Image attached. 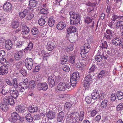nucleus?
<instances>
[{"label":"nucleus","instance_id":"f257e3e1","mask_svg":"<svg viewBox=\"0 0 123 123\" xmlns=\"http://www.w3.org/2000/svg\"><path fill=\"white\" fill-rule=\"evenodd\" d=\"M84 112H80V114L78 112H74L69 115L68 118L67 120V123H78V121H81L84 118Z\"/></svg>","mask_w":123,"mask_h":123},{"label":"nucleus","instance_id":"f03ea898","mask_svg":"<svg viewBox=\"0 0 123 123\" xmlns=\"http://www.w3.org/2000/svg\"><path fill=\"white\" fill-rule=\"evenodd\" d=\"M70 23L71 25H76L80 23V16L79 14L75 13L73 12H69Z\"/></svg>","mask_w":123,"mask_h":123},{"label":"nucleus","instance_id":"7ed1b4c3","mask_svg":"<svg viewBox=\"0 0 123 123\" xmlns=\"http://www.w3.org/2000/svg\"><path fill=\"white\" fill-rule=\"evenodd\" d=\"M80 51V54L81 57L83 58L85 57L86 56V54L88 53L90 49V46L88 43H85L83 47H82Z\"/></svg>","mask_w":123,"mask_h":123},{"label":"nucleus","instance_id":"20e7f679","mask_svg":"<svg viewBox=\"0 0 123 123\" xmlns=\"http://www.w3.org/2000/svg\"><path fill=\"white\" fill-rule=\"evenodd\" d=\"M80 78L79 73L77 72H74L71 76L70 82L72 86L74 87Z\"/></svg>","mask_w":123,"mask_h":123},{"label":"nucleus","instance_id":"39448f33","mask_svg":"<svg viewBox=\"0 0 123 123\" xmlns=\"http://www.w3.org/2000/svg\"><path fill=\"white\" fill-rule=\"evenodd\" d=\"M92 76L90 74L87 75L85 78L83 86L85 89L88 88L90 86L91 81L92 80Z\"/></svg>","mask_w":123,"mask_h":123},{"label":"nucleus","instance_id":"423d86ee","mask_svg":"<svg viewBox=\"0 0 123 123\" xmlns=\"http://www.w3.org/2000/svg\"><path fill=\"white\" fill-rule=\"evenodd\" d=\"M114 32L111 30L107 29L106 30V33H105L104 37L107 40H110L112 38H114L116 36Z\"/></svg>","mask_w":123,"mask_h":123},{"label":"nucleus","instance_id":"0eeeda50","mask_svg":"<svg viewBox=\"0 0 123 123\" xmlns=\"http://www.w3.org/2000/svg\"><path fill=\"white\" fill-rule=\"evenodd\" d=\"M33 60L31 58H26L25 60V63L26 68L29 70L32 69L33 64Z\"/></svg>","mask_w":123,"mask_h":123},{"label":"nucleus","instance_id":"6e6552de","mask_svg":"<svg viewBox=\"0 0 123 123\" xmlns=\"http://www.w3.org/2000/svg\"><path fill=\"white\" fill-rule=\"evenodd\" d=\"M11 117L9 119V121L11 123H15L20 118V116L17 113L14 112L11 114Z\"/></svg>","mask_w":123,"mask_h":123},{"label":"nucleus","instance_id":"1a4fd4ad","mask_svg":"<svg viewBox=\"0 0 123 123\" xmlns=\"http://www.w3.org/2000/svg\"><path fill=\"white\" fill-rule=\"evenodd\" d=\"M16 110L19 113L24 115L26 113L25 110V107L23 105H21L17 106L16 107Z\"/></svg>","mask_w":123,"mask_h":123},{"label":"nucleus","instance_id":"9d476101","mask_svg":"<svg viewBox=\"0 0 123 123\" xmlns=\"http://www.w3.org/2000/svg\"><path fill=\"white\" fill-rule=\"evenodd\" d=\"M37 88L40 90H43L45 91L48 88V85L46 83L42 82L37 86Z\"/></svg>","mask_w":123,"mask_h":123},{"label":"nucleus","instance_id":"9b49d317","mask_svg":"<svg viewBox=\"0 0 123 123\" xmlns=\"http://www.w3.org/2000/svg\"><path fill=\"white\" fill-rule=\"evenodd\" d=\"M12 8V5L11 4L8 2L5 3L3 6L4 10L7 12L11 11Z\"/></svg>","mask_w":123,"mask_h":123},{"label":"nucleus","instance_id":"f8f14e48","mask_svg":"<svg viewBox=\"0 0 123 123\" xmlns=\"http://www.w3.org/2000/svg\"><path fill=\"white\" fill-rule=\"evenodd\" d=\"M112 42L113 44L117 47L119 46L121 43V41L118 38L115 36V37L113 38L112 40Z\"/></svg>","mask_w":123,"mask_h":123},{"label":"nucleus","instance_id":"ddd939ff","mask_svg":"<svg viewBox=\"0 0 123 123\" xmlns=\"http://www.w3.org/2000/svg\"><path fill=\"white\" fill-rule=\"evenodd\" d=\"M55 46L54 44L51 41H49L46 46V48L49 51H52L54 49Z\"/></svg>","mask_w":123,"mask_h":123},{"label":"nucleus","instance_id":"4468645a","mask_svg":"<svg viewBox=\"0 0 123 123\" xmlns=\"http://www.w3.org/2000/svg\"><path fill=\"white\" fill-rule=\"evenodd\" d=\"M29 83V80L27 78L24 79L23 82H20L19 84V86L22 87L25 89L28 87V85Z\"/></svg>","mask_w":123,"mask_h":123},{"label":"nucleus","instance_id":"2eb2a0df","mask_svg":"<svg viewBox=\"0 0 123 123\" xmlns=\"http://www.w3.org/2000/svg\"><path fill=\"white\" fill-rule=\"evenodd\" d=\"M39 13L41 14H43V15L42 16V17L43 18V17H44V18H48V17L47 15L48 14L49 12L47 8H43L41 9Z\"/></svg>","mask_w":123,"mask_h":123},{"label":"nucleus","instance_id":"dca6fc26","mask_svg":"<svg viewBox=\"0 0 123 123\" xmlns=\"http://www.w3.org/2000/svg\"><path fill=\"white\" fill-rule=\"evenodd\" d=\"M66 26V25L65 22L62 21L59 22L57 24L56 27L57 29L60 30L63 29Z\"/></svg>","mask_w":123,"mask_h":123},{"label":"nucleus","instance_id":"f3484780","mask_svg":"<svg viewBox=\"0 0 123 123\" xmlns=\"http://www.w3.org/2000/svg\"><path fill=\"white\" fill-rule=\"evenodd\" d=\"M46 116L48 120H51L55 117V112L53 111H49L47 113Z\"/></svg>","mask_w":123,"mask_h":123},{"label":"nucleus","instance_id":"a211bd4d","mask_svg":"<svg viewBox=\"0 0 123 123\" xmlns=\"http://www.w3.org/2000/svg\"><path fill=\"white\" fill-rule=\"evenodd\" d=\"M64 116V113L62 111H61L57 114V120L58 122H62L63 120Z\"/></svg>","mask_w":123,"mask_h":123},{"label":"nucleus","instance_id":"6ab92c4d","mask_svg":"<svg viewBox=\"0 0 123 123\" xmlns=\"http://www.w3.org/2000/svg\"><path fill=\"white\" fill-rule=\"evenodd\" d=\"M23 55V52L22 51L20 50L18 51L14 54V58L16 60H19L22 57Z\"/></svg>","mask_w":123,"mask_h":123},{"label":"nucleus","instance_id":"aec40b11","mask_svg":"<svg viewBox=\"0 0 123 123\" xmlns=\"http://www.w3.org/2000/svg\"><path fill=\"white\" fill-rule=\"evenodd\" d=\"M8 68L5 66H1L0 67V74H6L8 73Z\"/></svg>","mask_w":123,"mask_h":123},{"label":"nucleus","instance_id":"412c9836","mask_svg":"<svg viewBox=\"0 0 123 123\" xmlns=\"http://www.w3.org/2000/svg\"><path fill=\"white\" fill-rule=\"evenodd\" d=\"M66 83L64 82H61L57 86L58 89L61 91H64L66 90Z\"/></svg>","mask_w":123,"mask_h":123},{"label":"nucleus","instance_id":"4be33fe9","mask_svg":"<svg viewBox=\"0 0 123 123\" xmlns=\"http://www.w3.org/2000/svg\"><path fill=\"white\" fill-rule=\"evenodd\" d=\"M10 95L13 98L16 99L18 97L19 94L18 91L16 90H12L10 92Z\"/></svg>","mask_w":123,"mask_h":123},{"label":"nucleus","instance_id":"5701e85b","mask_svg":"<svg viewBox=\"0 0 123 123\" xmlns=\"http://www.w3.org/2000/svg\"><path fill=\"white\" fill-rule=\"evenodd\" d=\"M9 90L8 88L7 87V85L4 86L2 88L0 93L3 95H6L9 92Z\"/></svg>","mask_w":123,"mask_h":123},{"label":"nucleus","instance_id":"b1692460","mask_svg":"<svg viewBox=\"0 0 123 123\" xmlns=\"http://www.w3.org/2000/svg\"><path fill=\"white\" fill-rule=\"evenodd\" d=\"M5 101L6 103H7V104H9L11 105H14L15 104L14 100L12 97H10L9 98L8 97Z\"/></svg>","mask_w":123,"mask_h":123},{"label":"nucleus","instance_id":"393cba45","mask_svg":"<svg viewBox=\"0 0 123 123\" xmlns=\"http://www.w3.org/2000/svg\"><path fill=\"white\" fill-rule=\"evenodd\" d=\"M22 31L23 35H26L28 34L30 30L27 26L25 25L22 28Z\"/></svg>","mask_w":123,"mask_h":123},{"label":"nucleus","instance_id":"a878e982","mask_svg":"<svg viewBox=\"0 0 123 123\" xmlns=\"http://www.w3.org/2000/svg\"><path fill=\"white\" fill-rule=\"evenodd\" d=\"M99 95L98 91L96 90H93L91 94V96L92 99H97Z\"/></svg>","mask_w":123,"mask_h":123},{"label":"nucleus","instance_id":"bb28decb","mask_svg":"<svg viewBox=\"0 0 123 123\" xmlns=\"http://www.w3.org/2000/svg\"><path fill=\"white\" fill-rule=\"evenodd\" d=\"M48 83L51 87L54 86L55 82L53 77L52 76L49 77L48 79Z\"/></svg>","mask_w":123,"mask_h":123},{"label":"nucleus","instance_id":"cd10ccee","mask_svg":"<svg viewBox=\"0 0 123 123\" xmlns=\"http://www.w3.org/2000/svg\"><path fill=\"white\" fill-rule=\"evenodd\" d=\"M5 47L7 49H10L12 48V43L10 40H7L5 44Z\"/></svg>","mask_w":123,"mask_h":123},{"label":"nucleus","instance_id":"c85d7f7f","mask_svg":"<svg viewBox=\"0 0 123 123\" xmlns=\"http://www.w3.org/2000/svg\"><path fill=\"white\" fill-rule=\"evenodd\" d=\"M7 103H6L5 100L4 103L0 104V109L3 111H7L8 107Z\"/></svg>","mask_w":123,"mask_h":123},{"label":"nucleus","instance_id":"c756f323","mask_svg":"<svg viewBox=\"0 0 123 123\" xmlns=\"http://www.w3.org/2000/svg\"><path fill=\"white\" fill-rule=\"evenodd\" d=\"M38 110V107L35 105H32L31 106H30L28 108L29 111L31 113H34L37 111Z\"/></svg>","mask_w":123,"mask_h":123},{"label":"nucleus","instance_id":"7c9ffc66","mask_svg":"<svg viewBox=\"0 0 123 123\" xmlns=\"http://www.w3.org/2000/svg\"><path fill=\"white\" fill-rule=\"evenodd\" d=\"M42 77L39 75L36 76L35 79V82L37 86L42 82Z\"/></svg>","mask_w":123,"mask_h":123},{"label":"nucleus","instance_id":"2f4dec72","mask_svg":"<svg viewBox=\"0 0 123 123\" xmlns=\"http://www.w3.org/2000/svg\"><path fill=\"white\" fill-rule=\"evenodd\" d=\"M28 10L26 9H25L23 11H21L19 13V17L21 18H24L26 14L28 13Z\"/></svg>","mask_w":123,"mask_h":123},{"label":"nucleus","instance_id":"473e14b6","mask_svg":"<svg viewBox=\"0 0 123 123\" xmlns=\"http://www.w3.org/2000/svg\"><path fill=\"white\" fill-rule=\"evenodd\" d=\"M33 43L32 42L30 41L28 43L27 47L24 49L25 51H31L33 48Z\"/></svg>","mask_w":123,"mask_h":123},{"label":"nucleus","instance_id":"72a5a7b5","mask_svg":"<svg viewBox=\"0 0 123 123\" xmlns=\"http://www.w3.org/2000/svg\"><path fill=\"white\" fill-rule=\"evenodd\" d=\"M37 3V1L35 0H30L29 2V6L31 7H33L36 6Z\"/></svg>","mask_w":123,"mask_h":123},{"label":"nucleus","instance_id":"f704fd0d","mask_svg":"<svg viewBox=\"0 0 123 123\" xmlns=\"http://www.w3.org/2000/svg\"><path fill=\"white\" fill-rule=\"evenodd\" d=\"M55 22L54 18L52 17H50L48 19V24L50 27H52L54 25Z\"/></svg>","mask_w":123,"mask_h":123},{"label":"nucleus","instance_id":"c9c22d12","mask_svg":"<svg viewBox=\"0 0 123 123\" xmlns=\"http://www.w3.org/2000/svg\"><path fill=\"white\" fill-rule=\"evenodd\" d=\"M117 98L118 100H121L123 98V93L120 91H118L116 93Z\"/></svg>","mask_w":123,"mask_h":123},{"label":"nucleus","instance_id":"e433bc0d","mask_svg":"<svg viewBox=\"0 0 123 123\" xmlns=\"http://www.w3.org/2000/svg\"><path fill=\"white\" fill-rule=\"evenodd\" d=\"M19 21H14L12 22V26L13 28H17L19 26Z\"/></svg>","mask_w":123,"mask_h":123},{"label":"nucleus","instance_id":"4c0bfd02","mask_svg":"<svg viewBox=\"0 0 123 123\" xmlns=\"http://www.w3.org/2000/svg\"><path fill=\"white\" fill-rule=\"evenodd\" d=\"M76 28L75 27L71 26L68 29L67 31L68 33L75 32H76Z\"/></svg>","mask_w":123,"mask_h":123},{"label":"nucleus","instance_id":"58836bf2","mask_svg":"<svg viewBox=\"0 0 123 123\" xmlns=\"http://www.w3.org/2000/svg\"><path fill=\"white\" fill-rule=\"evenodd\" d=\"M12 85L14 88L16 89L18 87V83H17V80L16 78H14L12 79Z\"/></svg>","mask_w":123,"mask_h":123},{"label":"nucleus","instance_id":"ea45409f","mask_svg":"<svg viewBox=\"0 0 123 123\" xmlns=\"http://www.w3.org/2000/svg\"><path fill=\"white\" fill-rule=\"evenodd\" d=\"M34 17V15L31 13H27L26 15V18L27 20H30Z\"/></svg>","mask_w":123,"mask_h":123},{"label":"nucleus","instance_id":"a19ab883","mask_svg":"<svg viewBox=\"0 0 123 123\" xmlns=\"http://www.w3.org/2000/svg\"><path fill=\"white\" fill-rule=\"evenodd\" d=\"M25 118L26 120L29 122H32L33 120L32 117L31 116V114L29 113L27 114L26 115Z\"/></svg>","mask_w":123,"mask_h":123},{"label":"nucleus","instance_id":"79ce46f5","mask_svg":"<svg viewBox=\"0 0 123 123\" xmlns=\"http://www.w3.org/2000/svg\"><path fill=\"white\" fill-rule=\"evenodd\" d=\"M101 44L99 46V47L100 49H103L104 48L107 49L108 47V45L107 42L105 41L103 43H101Z\"/></svg>","mask_w":123,"mask_h":123},{"label":"nucleus","instance_id":"37998d69","mask_svg":"<svg viewBox=\"0 0 123 123\" xmlns=\"http://www.w3.org/2000/svg\"><path fill=\"white\" fill-rule=\"evenodd\" d=\"M29 85L28 86L30 88H31V89H33L35 86V81L32 80L30 81L29 82Z\"/></svg>","mask_w":123,"mask_h":123},{"label":"nucleus","instance_id":"c03bdc74","mask_svg":"<svg viewBox=\"0 0 123 123\" xmlns=\"http://www.w3.org/2000/svg\"><path fill=\"white\" fill-rule=\"evenodd\" d=\"M62 69L64 71L66 72H68L70 69V66L68 64L65 65L63 66Z\"/></svg>","mask_w":123,"mask_h":123},{"label":"nucleus","instance_id":"a18cd8bd","mask_svg":"<svg viewBox=\"0 0 123 123\" xmlns=\"http://www.w3.org/2000/svg\"><path fill=\"white\" fill-rule=\"evenodd\" d=\"M74 49L73 45L72 44H70L66 47L65 49L68 52L72 51Z\"/></svg>","mask_w":123,"mask_h":123},{"label":"nucleus","instance_id":"49530a36","mask_svg":"<svg viewBox=\"0 0 123 123\" xmlns=\"http://www.w3.org/2000/svg\"><path fill=\"white\" fill-rule=\"evenodd\" d=\"M107 101L106 100H103L101 104V106L103 108H105L107 105Z\"/></svg>","mask_w":123,"mask_h":123},{"label":"nucleus","instance_id":"de8ad7c7","mask_svg":"<svg viewBox=\"0 0 123 123\" xmlns=\"http://www.w3.org/2000/svg\"><path fill=\"white\" fill-rule=\"evenodd\" d=\"M46 22V21L44 19L41 18H40L38 20V23L41 26L44 25Z\"/></svg>","mask_w":123,"mask_h":123},{"label":"nucleus","instance_id":"09e8293b","mask_svg":"<svg viewBox=\"0 0 123 123\" xmlns=\"http://www.w3.org/2000/svg\"><path fill=\"white\" fill-rule=\"evenodd\" d=\"M116 26L117 28L123 26V21L121 20L118 21L116 23Z\"/></svg>","mask_w":123,"mask_h":123},{"label":"nucleus","instance_id":"8fccbe9b","mask_svg":"<svg viewBox=\"0 0 123 123\" xmlns=\"http://www.w3.org/2000/svg\"><path fill=\"white\" fill-rule=\"evenodd\" d=\"M92 97L90 95L87 96L85 98V100L88 104L90 103L92 101Z\"/></svg>","mask_w":123,"mask_h":123},{"label":"nucleus","instance_id":"3c124183","mask_svg":"<svg viewBox=\"0 0 123 123\" xmlns=\"http://www.w3.org/2000/svg\"><path fill=\"white\" fill-rule=\"evenodd\" d=\"M105 71L104 70H102L97 75V78L99 79L102 78L105 74Z\"/></svg>","mask_w":123,"mask_h":123},{"label":"nucleus","instance_id":"603ef678","mask_svg":"<svg viewBox=\"0 0 123 123\" xmlns=\"http://www.w3.org/2000/svg\"><path fill=\"white\" fill-rule=\"evenodd\" d=\"M24 44V42L23 41H20L18 42L16 45V47L17 48H19L22 47Z\"/></svg>","mask_w":123,"mask_h":123},{"label":"nucleus","instance_id":"864d4df0","mask_svg":"<svg viewBox=\"0 0 123 123\" xmlns=\"http://www.w3.org/2000/svg\"><path fill=\"white\" fill-rule=\"evenodd\" d=\"M95 59L96 61L99 62L102 60V56L100 55H98L95 56Z\"/></svg>","mask_w":123,"mask_h":123},{"label":"nucleus","instance_id":"5fc2aeb1","mask_svg":"<svg viewBox=\"0 0 123 123\" xmlns=\"http://www.w3.org/2000/svg\"><path fill=\"white\" fill-rule=\"evenodd\" d=\"M31 32L33 35L37 34L38 32V31L37 28H33L31 30Z\"/></svg>","mask_w":123,"mask_h":123},{"label":"nucleus","instance_id":"6e6d98bb","mask_svg":"<svg viewBox=\"0 0 123 123\" xmlns=\"http://www.w3.org/2000/svg\"><path fill=\"white\" fill-rule=\"evenodd\" d=\"M117 111H121L123 109V104L120 103L118 105L117 107Z\"/></svg>","mask_w":123,"mask_h":123},{"label":"nucleus","instance_id":"4d7b16f0","mask_svg":"<svg viewBox=\"0 0 123 123\" xmlns=\"http://www.w3.org/2000/svg\"><path fill=\"white\" fill-rule=\"evenodd\" d=\"M69 62L70 63L72 64H74L75 62V57L74 56H71L70 57Z\"/></svg>","mask_w":123,"mask_h":123},{"label":"nucleus","instance_id":"13d9d810","mask_svg":"<svg viewBox=\"0 0 123 123\" xmlns=\"http://www.w3.org/2000/svg\"><path fill=\"white\" fill-rule=\"evenodd\" d=\"M102 55L105 61V60H109L111 56L105 53L102 54Z\"/></svg>","mask_w":123,"mask_h":123},{"label":"nucleus","instance_id":"bf43d9fd","mask_svg":"<svg viewBox=\"0 0 123 123\" xmlns=\"http://www.w3.org/2000/svg\"><path fill=\"white\" fill-rule=\"evenodd\" d=\"M95 68L96 67L95 66V65H93L90 68L88 71V73L91 74V73L93 72Z\"/></svg>","mask_w":123,"mask_h":123},{"label":"nucleus","instance_id":"052dcab7","mask_svg":"<svg viewBox=\"0 0 123 123\" xmlns=\"http://www.w3.org/2000/svg\"><path fill=\"white\" fill-rule=\"evenodd\" d=\"M111 5H108L107 7L106 12L108 15L109 14L111 11Z\"/></svg>","mask_w":123,"mask_h":123},{"label":"nucleus","instance_id":"680f3d73","mask_svg":"<svg viewBox=\"0 0 123 123\" xmlns=\"http://www.w3.org/2000/svg\"><path fill=\"white\" fill-rule=\"evenodd\" d=\"M92 18L91 17L90 18L89 17H88L86 18L85 20V21L86 23L88 24L90 23L92 21Z\"/></svg>","mask_w":123,"mask_h":123},{"label":"nucleus","instance_id":"e2e57ef3","mask_svg":"<svg viewBox=\"0 0 123 123\" xmlns=\"http://www.w3.org/2000/svg\"><path fill=\"white\" fill-rule=\"evenodd\" d=\"M40 68V67L39 66H35L33 70V72H38Z\"/></svg>","mask_w":123,"mask_h":123},{"label":"nucleus","instance_id":"0e129e2a","mask_svg":"<svg viewBox=\"0 0 123 123\" xmlns=\"http://www.w3.org/2000/svg\"><path fill=\"white\" fill-rule=\"evenodd\" d=\"M5 55V52L3 50L0 51V59L3 58Z\"/></svg>","mask_w":123,"mask_h":123},{"label":"nucleus","instance_id":"69168bd1","mask_svg":"<svg viewBox=\"0 0 123 123\" xmlns=\"http://www.w3.org/2000/svg\"><path fill=\"white\" fill-rule=\"evenodd\" d=\"M20 73L23 76H25L27 74V71L25 70L22 69L19 70Z\"/></svg>","mask_w":123,"mask_h":123},{"label":"nucleus","instance_id":"338daca9","mask_svg":"<svg viewBox=\"0 0 123 123\" xmlns=\"http://www.w3.org/2000/svg\"><path fill=\"white\" fill-rule=\"evenodd\" d=\"M72 105L71 104L70 102H67L65 103L64 105V107L65 108H70Z\"/></svg>","mask_w":123,"mask_h":123},{"label":"nucleus","instance_id":"774afa93","mask_svg":"<svg viewBox=\"0 0 123 123\" xmlns=\"http://www.w3.org/2000/svg\"><path fill=\"white\" fill-rule=\"evenodd\" d=\"M98 111L95 110H93L91 113V117H93L97 113Z\"/></svg>","mask_w":123,"mask_h":123}]
</instances>
